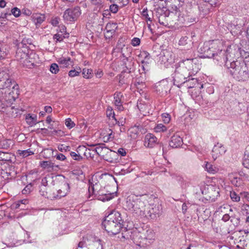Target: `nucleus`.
Wrapping results in <instances>:
<instances>
[{"mask_svg": "<svg viewBox=\"0 0 249 249\" xmlns=\"http://www.w3.org/2000/svg\"><path fill=\"white\" fill-rule=\"evenodd\" d=\"M193 59H186L179 62L175 65L176 69L174 73L172 74L174 84L178 87H180L185 82H189L190 79L189 78L193 73ZM191 80L193 81L192 85L187 86L189 88L194 87L196 82V79L191 78Z\"/></svg>", "mask_w": 249, "mask_h": 249, "instance_id": "f257e3e1", "label": "nucleus"}, {"mask_svg": "<svg viewBox=\"0 0 249 249\" xmlns=\"http://www.w3.org/2000/svg\"><path fill=\"white\" fill-rule=\"evenodd\" d=\"M219 54L225 55L223 61L225 67L229 70V72L234 78L238 81H245L249 78L248 69L246 64L242 61L237 60V58L231 55L230 57L227 55L225 51H220Z\"/></svg>", "mask_w": 249, "mask_h": 249, "instance_id": "f03ea898", "label": "nucleus"}, {"mask_svg": "<svg viewBox=\"0 0 249 249\" xmlns=\"http://www.w3.org/2000/svg\"><path fill=\"white\" fill-rule=\"evenodd\" d=\"M148 197L146 195L129 196L124 206L128 210L142 216L144 214V211L148 202Z\"/></svg>", "mask_w": 249, "mask_h": 249, "instance_id": "7ed1b4c3", "label": "nucleus"}, {"mask_svg": "<svg viewBox=\"0 0 249 249\" xmlns=\"http://www.w3.org/2000/svg\"><path fill=\"white\" fill-rule=\"evenodd\" d=\"M121 213L114 212L108 214L103 222L105 230L110 234H117L122 228Z\"/></svg>", "mask_w": 249, "mask_h": 249, "instance_id": "20e7f679", "label": "nucleus"}, {"mask_svg": "<svg viewBox=\"0 0 249 249\" xmlns=\"http://www.w3.org/2000/svg\"><path fill=\"white\" fill-rule=\"evenodd\" d=\"M213 45L212 43L210 44L209 42H206L200 48L199 51L201 53L203 54V56L205 57H214V59L217 61H223V58L225 57V55H222L219 54V52L223 51L220 50L218 53H216L215 49L213 48Z\"/></svg>", "mask_w": 249, "mask_h": 249, "instance_id": "39448f33", "label": "nucleus"}, {"mask_svg": "<svg viewBox=\"0 0 249 249\" xmlns=\"http://www.w3.org/2000/svg\"><path fill=\"white\" fill-rule=\"evenodd\" d=\"M12 88L16 90L17 93L18 89V86L16 82L10 78L9 74L5 72H0V89H3Z\"/></svg>", "mask_w": 249, "mask_h": 249, "instance_id": "423d86ee", "label": "nucleus"}, {"mask_svg": "<svg viewBox=\"0 0 249 249\" xmlns=\"http://www.w3.org/2000/svg\"><path fill=\"white\" fill-rule=\"evenodd\" d=\"M205 198L209 201H214L219 196V188L213 185H207L201 191Z\"/></svg>", "mask_w": 249, "mask_h": 249, "instance_id": "0eeeda50", "label": "nucleus"}, {"mask_svg": "<svg viewBox=\"0 0 249 249\" xmlns=\"http://www.w3.org/2000/svg\"><path fill=\"white\" fill-rule=\"evenodd\" d=\"M144 214L142 216L148 219H155L161 213V207L160 205H150L147 204L144 211Z\"/></svg>", "mask_w": 249, "mask_h": 249, "instance_id": "6e6552de", "label": "nucleus"}, {"mask_svg": "<svg viewBox=\"0 0 249 249\" xmlns=\"http://www.w3.org/2000/svg\"><path fill=\"white\" fill-rule=\"evenodd\" d=\"M227 55L231 57V55L236 58H239V56L244 58L247 61H249V46L246 47L245 49H238L237 50L231 48H228L225 51Z\"/></svg>", "mask_w": 249, "mask_h": 249, "instance_id": "1a4fd4ad", "label": "nucleus"}, {"mask_svg": "<svg viewBox=\"0 0 249 249\" xmlns=\"http://www.w3.org/2000/svg\"><path fill=\"white\" fill-rule=\"evenodd\" d=\"M81 10L79 6L73 9H68L64 13L63 18L67 22L75 21L81 15Z\"/></svg>", "mask_w": 249, "mask_h": 249, "instance_id": "9d476101", "label": "nucleus"}, {"mask_svg": "<svg viewBox=\"0 0 249 249\" xmlns=\"http://www.w3.org/2000/svg\"><path fill=\"white\" fill-rule=\"evenodd\" d=\"M155 90L160 96H165L170 90V87L166 80H162L155 85Z\"/></svg>", "mask_w": 249, "mask_h": 249, "instance_id": "9b49d317", "label": "nucleus"}, {"mask_svg": "<svg viewBox=\"0 0 249 249\" xmlns=\"http://www.w3.org/2000/svg\"><path fill=\"white\" fill-rule=\"evenodd\" d=\"M92 195H94L95 199L103 202L110 200L114 197L113 193H107L104 189H98Z\"/></svg>", "mask_w": 249, "mask_h": 249, "instance_id": "f8f14e48", "label": "nucleus"}, {"mask_svg": "<svg viewBox=\"0 0 249 249\" xmlns=\"http://www.w3.org/2000/svg\"><path fill=\"white\" fill-rule=\"evenodd\" d=\"M21 47L24 48L22 42L18 44V48L16 52L15 57L18 61H19L23 65H27L28 61V54L20 48Z\"/></svg>", "mask_w": 249, "mask_h": 249, "instance_id": "ddd939ff", "label": "nucleus"}, {"mask_svg": "<svg viewBox=\"0 0 249 249\" xmlns=\"http://www.w3.org/2000/svg\"><path fill=\"white\" fill-rule=\"evenodd\" d=\"M61 188L57 190V195L53 196V197H60L65 196L70 192V185L67 180L64 178L61 180Z\"/></svg>", "mask_w": 249, "mask_h": 249, "instance_id": "4468645a", "label": "nucleus"}, {"mask_svg": "<svg viewBox=\"0 0 249 249\" xmlns=\"http://www.w3.org/2000/svg\"><path fill=\"white\" fill-rule=\"evenodd\" d=\"M31 20L35 24L36 28H38L41 24L45 20L46 17L45 14L40 13H33L31 17Z\"/></svg>", "mask_w": 249, "mask_h": 249, "instance_id": "2eb2a0df", "label": "nucleus"}, {"mask_svg": "<svg viewBox=\"0 0 249 249\" xmlns=\"http://www.w3.org/2000/svg\"><path fill=\"white\" fill-rule=\"evenodd\" d=\"M11 93V92L9 93V97H10ZM8 100H9V102H8L7 100L6 102L3 101L0 97V111H4L3 109H5L6 108H7V110L9 111L10 112H11V110H12V113L14 112L13 110L16 111L13 107L10 106V104H11L12 102L15 100V98L13 96H12V98L10 99V97H9Z\"/></svg>", "mask_w": 249, "mask_h": 249, "instance_id": "dca6fc26", "label": "nucleus"}, {"mask_svg": "<svg viewBox=\"0 0 249 249\" xmlns=\"http://www.w3.org/2000/svg\"><path fill=\"white\" fill-rule=\"evenodd\" d=\"M226 151L225 148L222 144L217 143L215 144L212 151L213 159L215 160L220 155L224 154Z\"/></svg>", "mask_w": 249, "mask_h": 249, "instance_id": "f3484780", "label": "nucleus"}, {"mask_svg": "<svg viewBox=\"0 0 249 249\" xmlns=\"http://www.w3.org/2000/svg\"><path fill=\"white\" fill-rule=\"evenodd\" d=\"M98 183L97 175L92 177L89 180V192L90 194L91 193L93 194L99 189V185Z\"/></svg>", "mask_w": 249, "mask_h": 249, "instance_id": "a211bd4d", "label": "nucleus"}, {"mask_svg": "<svg viewBox=\"0 0 249 249\" xmlns=\"http://www.w3.org/2000/svg\"><path fill=\"white\" fill-rule=\"evenodd\" d=\"M158 139L152 134H147L144 139V145L148 147H153L157 142Z\"/></svg>", "mask_w": 249, "mask_h": 249, "instance_id": "6ab92c4d", "label": "nucleus"}, {"mask_svg": "<svg viewBox=\"0 0 249 249\" xmlns=\"http://www.w3.org/2000/svg\"><path fill=\"white\" fill-rule=\"evenodd\" d=\"M182 143V138L178 135L173 136L169 142V145L172 148L179 147Z\"/></svg>", "mask_w": 249, "mask_h": 249, "instance_id": "aec40b11", "label": "nucleus"}, {"mask_svg": "<svg viewBox=\"0 0 249 249\" xmlns=\"http://www.w3.org/2000/svg\"><path fill=\"white\" fill-rule=\"evenodd\" d=\"M39 165L41 167L47 170L49 172L53 171L54 167H58L57 165H55L53 162L49 160L40 162Z\"/></svg>", "mask_w": 249, "mask_h": 249, "instance_id": "412c9836", "label": "nucleus"}, {"mask_svg": "<svg viewBox=\"0 0 249 249\" xmlns=\"http://www.w3.org/2000/svg\"><path fill=\"white\" fill-rule=\"evenodd\" d=\"M122 96L123 95L121 92H117L114 94V104L119 110H123L124 109L121 99Z\"/></svg>", "mask_w": 249, "mask_h": 249, "instance_id": "4be33fe9", "label": "nucleus"}, {"mask_svg": "<svg viewBox=\"0 0 249 249\" xmlns=\"http://www.w3.org/2000/svg\"><path fill=\"white\" fill-rule=\"evenodd\" d=\"M124 65L125 66L128 73H130L134 70V61L131 57L129 58L128 60L123 59Z\"/></svg>", "mask_w": 249, "mask_h": 249, "instance_id": "5701e85b", "label": "nucleus"}, {"mask_svg": "<svg viewBox=\"0 0 249 249\" xmlns=\"http://www.w3.org/2000/svg\"><path fill=\"white\" fill-rule=\"evenodd\" d=\"M160 58L161 63L165 65V66H167L168 64L170 63L172 59L169 52L163 53L162 55H161Z\"/></svg>", "mask_w": 249, "mask_h": 249, "instance_id": "b1692460", "label": "nucleus"}, {"mask_svg": "<svg viewBox=\"0 0 249 249\" xmlns=\"http://www.w3.org/2000/svg\"><path fill=\"white\" fill-rule=\"evenodd\" d=\"M57 62L63 68H67L72 64V61L70 57H60L58 59Z\"/></svg>", "mask_w": 249, "mask_h": 249, "instance_id": "393cba45", "label": "nucleus"}, {"mask_svg": "<svg viewBox=\"0 0 249 249\" xmlns=\"http://www.w3.org/2000/svg\"><path fill=\"white\" fill-rule=\"evenodd\" d=\"M132 52V49L131 47H124L121 48V53L122 56L124 57V60H128L129 58H130L131 54Z\"/></svg>", "mask_w": 249, "mask_h": 249, "instance_id": "a878e982", "label": "nucleus"}, {"mask_svg": "<svg viewBox=\"0 0 249 249\" xmlns=\"http://www.w3.org/2000/svg\"><path fill=\"white\" fill-rule=\"evenodd\" d=\"M25 120L27 123L31 126L35 125L38 123L36 115H31L30 114H28L26 116Z\"/></svg>", "mask_w": 249, "mask_h": 249, "instance_id": "bb28decb", "label": "nucleus"}, {"mask_svg": "<svg viewBox=\"0 0 249 249\" xmlns=\"http://www.w3.org/2000/svg\"><path fill=\"white\" fill-rule=\"evenodd\" d=\"M96 145H98V146L95 148L94 151L98 155L103 156L102 154L104 153V150L106 148L105 144L104 143H97L90 145V146H95Z\"/></svg>", "mask_w": 249, "mask_h": 249, "instance_id": "cd10ccee", "label": "nucleus"}, {"mask_svg": "<svg viewBox=\"0 0 249 249\" xmlns=\"http://www.w3.org/2000/svg\"><path fill=\"white\" fill-rule=\"evenodd\" d=\"M13 155L10 153L3 152L0 151V161H12Z\"/></svg>", "mask_w": 249, "mask_h": 249, "instance_id": "c85d7f7f", "label": "nucleus"}, {"mask_svg": "<svg viewBox=\"0 0 249 249\" xmlns=\"http://www.w3.org/2000/svg\"><path fill=\"white\" fill-rule=\"evenodd\" d=\"M138 233L137 232H132L131 231H127L125 230L124 232H123L122 234V237L126 239H131L132 240H135V238L134 237V236L135 234Z\"/></svg>", "mask_w": 249, "mask_h": 249, "instance_id": "c756f323", "label": "nucleus"}, {"mask_svg": "<svg viewBox=\"0 0 249 249\" xmlns=\"http://www.w3.org/2000/svg\"><path fill=\"white\" fill-rule=\"evenodd\" d=\"M205 167L208 172L212 174H215L218 170L217 168L208 162H206Z\"/></svg>", "mask_w": 249, "mask_h": 249, "instance_id": "7c9ffc66", "label": "nucleus"}, {"mask_svg": "<svg viewBox=\"0 0 249 249\" xmlns=\"http://www.w3.org/2000/svg\"><path fill=\"white\" fill-rule=\"evenodd\" d=\"M143 238L146 240H151L154 239L155 233L151 229H148L144 233Z\"/></svg>", "mask_w": 249, "mask_h": 249, "instance_id": "2f4dec72", "label": "nucleus"}, {"mask_svg": "<svg viewBox=\"0 0 249 249\" xmlns=\"http://www.w3.org/2000/svg\"><path fill=\"white\" fill-rule=\"evenodd\" d=\"M230 220L234 226H237L240 223V218L232 212L231 214Z\"/></svg>", "mask_w": 249, "mask_h": 249, "instance_id": "473e14b6", "label": "nucleus"}, {"mask_svg": "<svg viewBox=\"0 0 249 249\" xmlns=\"http://www.w3.org/2000/svg\"><path fill=\"white\" fill-rule=\"evenodd\" d=\"M82 74L84 78L89 79L93 76V71L91 69H83L82 71Z\"/></svg>", "mask_w": 249, "mask_h": 249, "instance_id": "72a5a7b5", "label": "nucleus"}, {"mask_svg": "<svg viewBox=\"0 0 249 249\" xmlns=\"http://www.w3.org/2000/svg\"><path fill=\"white\" fill-rule=\"evenodd\" d=\"M174 178L181 186L186 185V182L181 176L176 175Z\"/></svg>", "mask_w": 249, "mask_h": 249, "instance_id": "f704fd0d", "label": "nucleus"}, {"mask_svg": "<svg viewBox=\"0 0 249 249\" xmlns=\"http://www.w3.org/2000/svg\"><path fill=\"white\" fill-rule=\"evenodd\" d=\"M248 246V242L245 239V238L243 236L242 239H240L238 242V244L237 245V247L241 249H245L247 248Z\"/></svg>", "mask_w": 249, "mask_h": 249, "instance_id": "c9c22d12", "label": "nucleus"}, {"mask_svg": "<svg viewBox=\"0 0 249 249\" xmlns=\"http://www.w3.org/2000/svg\"><path fill=\"white\" fill-rule=\"evenodd\" d=\"M18 153L20 156L24 158L34 154V152L32 151L30 149L25 150H18Z\"/></svg>", "mask_w": 249, "mask_h": 249, "instance_id": "e433bc0d", "label": "nucleus"}, {"mask_svg": "<svg viewBox=\"0 0 249 249\" xmlns=\"http://www.w3.org/2000/svg\"><path fill=\"white\" fill-rule=\"evenodd\" d=\"M166 129V127L161 124H157L154 127V131L156 132H164Z\"/></svg>", "mask_w": 249, "mask_h": 249, "instance_id": "4c0bfd02", "label": "nucleus"}, {"mask_svg": "<svg viewBox=\"0 0 249 249\" xmlns=\"http://www.w3.org/2000/svg\"><path fill=\"white\" fill-rule=\"evenodd\" d=\"M47 189L46 188V186L44 185H41L40 186L39 193L41 196L48 197L49 192H47Z\"/></svg>", "mask_w": 249, "mask_h": 249, "instance_id": "58836bf2", "label": "nucleus"}, {"mask_svg": "<svg viewBox=\"0 0 249 249\" xmlns=\"http://www.w3.org/2000/svg\"><path fill=\"white\" fill-rule=\"evenodd\" d=\"M191 43V40L188 39V37L186 36H182L181 37L179 41V44L180 45L185 46L189 43Z\"/></svg>", "mask_w": 249, "mask_h": 249, "instance_id": "ea45409f", "label": "nucleus"}, {"mask_svg": "<svg viewBox=\"0 0 249 249\" xmlns=\"http://www.w3.org/2000/svg\"><path fill=\"white\" fill-rule=\"evenodd\" d=\"M70 155L71 158L75 160L80 161L83 159L82 157L77 152H71Z\"/></svg>", "mask_w": 249, "mask_h": 249, "instance_id": "a19ab883", "label": "nucleus"}, {"mask_svg": "<svg viewBox=\"0 0 249 249\" xmlns=\"http://www.w3.org/2000/svg\"><path fill=\"white\" fill-rule=\"evenodd\" d=\"M231 182L233 185L236 186H239L243 183L242 180L237 177L233 178L231 179Z\"/></svg>", "mask_w": 249, "mask_h": 249, "instance_id": "79ce46f5", "label": "nucleus"}, {"mask_svg": "<svg viewBox=\"0 0 249 249\" xmlns=\"http://www.w3.org/2000/svg\"><path fill=\"white\" fill-rule=\"evenodd\" d=\"M81 72V69L80 68H77L76 70H71L69 72V75L70 77H74L79 75Z\"/></svg>", "mask_w": 249, "mask_h": 249, "instance_id": "37998d69", "label": "nucleus"}, {"mask_svg": "<svg viewBox=\"0 0 249 249\" xmlns=\"http://www.w3.org/2000/svg\"><path fill=\"white\" fill-rule=\"evenodd\" d=\"M107 115L109 118L111 117L112 119H113L115 120V121L116 122V124L118 123V125H120L119 122L118 121H117V119L115 118L114 112L113 111H112V109H110L109 108H108L107 109Z\"/></svg>", "mask_w": 249, "mask_h": 249, "instance_id": "c03bdc74", "label": "nucleus"}, {"mask_svg": "<svg viewBox=\"0 0 249 249\" xmlns=\"http://www.w3.org/2000/svg\"><path fill=\"white\" fill-rule=\"evenodd\" d=\"M233 212V210L231 208H230L229 210L228 213H225L222 217V220L224 222H227L231 218V214Z\"/></svg>", "mask_w": 249, "mask_h": 249, "instance_id": "a18cd8bd", "label": "nucleus"}, {"mask_svg": "<svg viewBox=\"0 0 249 249\" xmlns=\"http://www.w3.org/2000/svg\"><path fill=\"white\" fill-rule=\"evenodd\" d=\"M50 71L53 73H57L59 71V68L57 64L53 63L50 66Z\"/></svg>", "mask_w": 249, "mask_h": 249, "instance_id": "49530a36", "label": "nucleus"}, {"mask_svg": "<svg viewBox=\"0 0 249 249\" xmlns=\"http://www.w3.org/2000/svg\"><path fill=\"white\" fill-rule=\"evenodd\" d=\"M230 197L231 200L235 202H239L240 200V197L234 192H231Z\"/></svg>", "mask_w": 249, "mask_h": 249, "instance_id": "de8ad7c7", "label": "nucleus"}, {"mask_svg": "<svg viewBox=\"0 0 249 249\" xmlns=\"http://www.w3.org/2000/svg\"><path fill=\"white\" fill-rule=\"evenodd\" d=\"M241 211L244 215H249V205L244 204L241 207Z\"/></svg>", "mask_w": 249, "mask_h": 249, "instance_id": "09e8293b", "label": "nucleus"}, {"mask_svg": "<svg viewBox=\"0 0 249 249\" xmlns=\"http://www.w3.org/2000/svg\"><path fill=\"white\" fill-rule=\"evenodd\" d=\"M113 26L114 27H115L116 24L115 23H107L106 27V29L107 30V33H110L111 36L114 33V29H109L111 28V26Z\"/></svg>", "mask_w": 249, "mask_h": 249, "instance_id": "8fccbe9b", "label": "nucleus"}, {"mask_svg": "<svg viewBox=\"0 0 249 249\" xmlns=\"http://www.w3.org/2000/svg\"><path fill=\"white\" fill-rule=\"evenodd\" d=\"M52 177L50 175H48L46 176L45 177L43 178L41 180V185H44L45 186H47L48 185V182L52 179Z\"/></svg>", "mask_w": 249, "mask_h": 249, "instance_id": "3c124183", "label": "nucleus"}, {"mask_svg": "<svg viewBox=\"0 0 249 249\" xmlns=\"http://www.w3.org/2000/svg\"><path fill=\"white\" fill-rule=\"evenodd\" d=\"M11 14H13L15 17H18L20 15V10L17 7H14L11 9Z\"/></svg>", "mask_w": 249, "mask_h": 249, "instance_id": "603ef678", "label": "nucleus"}, {"mask_svg": "<svg viewBox=\"0 0 249 249\" xmlns=\"http://www.w3.org/2000/svg\"><path fill=\"white\" fill-rule=\"evenodd\" d=\"M135 85L138 89H142L144 88L145 86L144 83L142 82V81H140L138 78L136 79Z\"/></svg>", "mask_w": 249, "mask_h": 249, "instance_id": "864d4df0", "label": "nucleus"}, {"mask_svg": "<svg viewBox=\"0 0 249 249\" xmlns=\"http://www.w3.org/2000/svg\"><path fill=\"white\" fill-rule=\"evenodd\" d=\"M8 141L7 140H3L0 142V148L3 149H7L10 146V144L8 143Z\"/></svg>", "mask_w": 249, "mask_h": 249, "instance_id": "5fc2aeb1", "label": "nucleus"}, {"mask_svg": "<svg viewBox=\"0 0 249 249\" xmlns=\"http://www.w3.org/2000/svg\"><path fill=\"white\" fill-rule=\"evenodd\" d=\"M65 124L70 129L73 127L75 126V124L71 120L70 118H68L66 120Z\"/></svg>", "mask_w": 249, "mask_h": 249, "instance_id": "6e6d98bb", "label": "nucleus"}, {"mask_svg": "<svg viewBox=\"0 0 249 249\" xmlns=\"http://www.w3.org/2000/svg\"><path fill=\"white\" fill-rule=\"evenodd\" d=\"M109 10L112 13L116 14L118 11V6L116 4H112L109 7Z\"/></svg>", "mask_w": 249, "mask_h": 249, "instance_id": "4d7b16f0", "label": "nucleus"}, {"mask_svg": "<svg viewBox=\"0 0 249 249\" xmlns=\"http://www.w3.org/2000/svg\"><path fill=\"white\" fill-rule=\"evenodd\" d=\"M53 157L56 158L57 160L61 161H63L66 159V156L61 153H56V154H54Z\"/></svg>", "mask_w": 249, "mask_h": 249, "instance_id": "13d9d810", "label": "nucleus"}, {"mask_svg": "<svg viewBox=\"0 0 249 249\" xmlns=\"http://www.w3.org/2000/svg\"><path fill=\"white\" fill-rule=\"evenodd\" d=\"M247 151L245 152V155L247 156V158H245L243 161V164L245 167L249 169V155H248L247 153Z\"/></svg>", "mask_w": 249, "mask_h": 249, "instance_id": "bf43d9fd", "label": "nucleus"}, {"mask_svg": "<svg viewBox=\"0 0 249 249\" xmlns=\"http://www.w3.org/2000/svg\"><path fill=\"white\" fill-rule=\"evenodd\" d=\"M92 4L97 6V8L100 9L102 6L101 0H91Z\"/></svg>", "mask_w": 249, "mask_h": 249, "instance_id": "052dcab7", "label": "nucleus"}, {"mask_svg": "<svg viewBox=\"0 0 249 249\" xmlns=\"http://www.w3.org/2000/svg\"><path fill=\"white\" fill-rule=\"evenodd\" d=\"M163 121L164 123L168 124L170 121V115L167 113H163L162 114Z\"/></svg>", "mask_w": 249, "mask_h": 249, "instance_id": "680f3d73", "label": "nucleus"}, {"mask_svg": "<svg viewBox=\"0 0 249 249\" xmlns=\"http://www.w3.org/2000/svg\"><path fill=\"white\" fill-rule=\"evenodd\" d=\"M32 188V185L31 184L27 185L22 191V193L23 194H27L31 192Z\"/></svg>", "mask_w": 249, "mask_h": 249, "instance_id": "e2e57ef3", "label": "nucleus"}, {"mask_svg": "<svg viewBox=\"0 0 249 249\" xmlns=\"http://www.w3.org/2000/svg\"><path fill=\"white\" fill-rule=\"evenodd\" d=\"M58 149L61 152L69 151L70 146H66L64 144H61V145H58Z\"/></svg>", "mask_w": 249, "mask_h": 249, "instance_id": "0e129e2a", "label": "nucleus"}, {"mask_svg": "<svg viewBox=\"0 0 249 249\" xmlns=\"http://www.w3.org/2000/svg\"><path fill=\"white\" fill-rule=\"evenodd\" d=\"M64 36L62 35L56 34L53 36V39L56 41L61 42L63 40Z\"/></svg>", "mask_w": 249, "mask_h": 249, "instance_id": "69168bd1", "label": "nucleus"}, {"mask_svg": "<svg viewBox=\"0 0 249 249\" xmlns=\"http://www.w3.org/2000/svg\"><path fill=\"white\" fill-rule=\"evenodd\" d=\"M141 42L140 39L138 37H134L131 40V44L133 46H137L140 45Z\"/></svg>", "mask_w": 249, "mask_h": 249, "instance_id": "338daca9", "label": "nucleus"}, {"mask_svg": "<svg viewBox=\"0 0 249 249\" xmlns=\"http://www.w3.org/2000/svg\"><path fill=\"white\" fill-rule=\"evenodd\" d=\"M241 196L249 202V193L247 192H243L240 193Z\"/></svg>", "mask_w": 249, "mask_h": 249, "instance_id": "774afa93", "label": "nucleus"}]
</instances>
